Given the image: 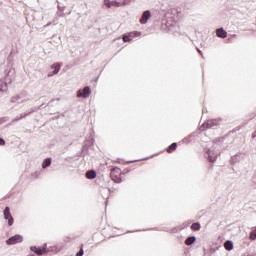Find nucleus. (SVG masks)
Masks as SVG:
<instances>
[{"label": "nucleus", "mask_w": 256, "mask_h": 256, "mask_svg": "<svg viewBox=\"0 0 256 256\" xmlns=\"http://www.w3.org/2000/svg\"><path fill=\"white\" fill-rule=\"evenodd\" d=\"M7 121H9L8 117H1L0 118V125H3V123H7Z\"/></svg>", "instance_id": "a878e982"}, {"label": "nucleus", "mask_w": 256, "mask_h": 256, "mask_svg": "<svg viewBox=\"0 0 256 256\" xmlns=\"http://www.w3.org/2000/svg\"><path fill=\"white\" fill-rule=\"evenodd\" d=\"M177 149V143H172L168 148H167V153H173Z\"/></svg>", "instance_id": "aec40b11"}, {"label": "nucleus", "mask_w": 256, "mask_h": 256, "mask_svg": "<svg viewBox=\"0 0 256 256\" xmlns=\"http://www.w3.org/2000/svg\"><path fill=\"white\" fill-rule=\"evenodd\" d=\"M86 177L88 179H95V177H97V172H95V170H89L86 172Z\"/></svg>", "instance_id": "dca6fc26"}, {"label": "nucleus", "mask_w": 256, "mask_h": 256, "mask_svg": "<svg viewBox=\"0 0 256 256\" xmlns=\"http://www.w3.org/2000/svg\"><path fill=\"white\" fill-rule=\"evenodd\" d=\"M51 165V158H46L42 163V168L47 169V167H50Z\"/></svg>", "instance_id": "a211bd4d"}, {"label": "nucleus", "mask_w": 256, "mask_h": 256, "mask_svg": "<svg viewBox=\"0 0 256 256\" xmlns=\"http://www.w3.org/2000/svg\"><path fill=\"white\" fill-rule=\"evenodd\" d=\"M15 80V68L11 66H7L4 70V83L9 85V83H13Z\"/></svg>", "instance_id": "f257e3e1"}, {"label": "nucleus", "mask_w": 256, "mask_h": 256, "mask_svg": "<svg viewBox=\"0 0 256 256\" xmlns=\"http://www.w3.org/2000/svg\"><path fill=\"white\" fill-rule=\"evenodd\" d=\"M1 145H5V139H3V138H0V146Z\"/></svg>", "instance_id": "c85d7f7f"}, {"label": "nucleus", "mask_w": 256, "mask_h": 256, "mask_svg": "<svg viewBox=\"0 0 256 256\" xmlns=\"http://www.w3.org/2000/svg\"><path fill=\"white\" fill-rule=\"evenodd\" d=\"M50 69H52L53 72L49 73L48 77H53V75H57V73H59V71H61V64H59V63L52 64L50 66Z\"/></svg>", "instance_id": "9b49d317"}, {"label": "nucleus", "mask_w": 256, "mask_h": 256, "mask_svg": "<svg viewBox=\"0 0 256 256\" xmlns=\"http://www.w3.org/2000/svg\"><path fill=\"white\" fill-rule=\"evenodd\" d=\"M26 101H29V95L25 92L11 99V103H16L17 105H21V103H26Z\"/></svg>", "instance_id": "39448f33"}, {"label": "nucleus", "mask_w": 256, "mask_h": 256, "mask_svg": "<svg viewBox=\"0 0 256 256\" xmlns=\"http://www.w3.org/2000/svg\"><path fill=\"white\" fill-rule=\"evenodd\" d=\"M205 157L210 161V163H215V161H217V157H219V151L215 150V148L206 149Z\"/></svg>", "instance_id": "7ed1b4c3"}, {"label": "nucleus", "mask_w": 256, "mask_h": 256, "mask_svg": "<svg viewBox=\"0 0 256 256\" xmlns=\"http://www.w3.org/2000/svg\"><path fill=\"white\" fill-rule=\"evenodd\" d=\"M5 91H7V83H5L3 80H0V95L5 93Z\"/></svg>", "instance_id": "f3484780"}, {"label": "nucleus", "mask_w": 256, "mask_h": 256, "mask_svg": "<svg viewBox=\"0 0 256 256\" xmlns=\"http://www.w3.org/2000/svg\"><path fill=\"white\" fill-rule=\"evenodd\" d=\"M198 53H200V55L202 54L201 50L197 49Z\"/></svg>", "instance_id": "72a5a7b5"}, {"label": "nucleus", "mask_w": 256, "mask_h": 256, "mask_svg": "<svg viewBox=\"0 0 256 256\" xmlns=\"http://www.w3.org/2000/svg\"><path fill=\"white\" fill-rule=\"evenodd\" d=\"M145 159H147V158H142V161H145Z\"/></svg>", "instance_id": "f704fd0d"}, {"label": "nucleus", "mask_w": 256, "mask_h": 256, "mask_svg": "<svg viewBox=\"0 0 256 256\" xmlns=\"http://www.w3.org/2000/svg\"><path fill=\"white\" fill-rule=\"evenodd\" d=\"M111 5L112 7H123V4L117 1H111Z\"/></svg>", "instance_id": "5701e85b"}, {"label": "nucleus", "mask_w": 256, "mask_h": 256, "mask_svg": "<svg viewBox=\"0 0 256 256\" xmlns=\"http://www.w3.org/2000/svg\"><path fill=\"white\" fill-rule=\"evenodd\" d=\"M104 5H105V7H107V9H111V7H112L110 0H104Z\"/></svg>", "instance_id": "393cba45"}, {"label": "nucleus", "mask_w": 256, "mask_h": 256, "mask_svg": "<svg viewBox=\"0 0 256 256\" xmlns=\"http://www.w3.org/2000/svg\"><path fill=\"white\" fill-rule=\"evenodd\" d=\"M192 231H199L201 229V224L199 222H194L191 225Z\"/></svg>", "instance_id": "6ab92c4d"}, {"label": "nucleus", "mask_w": 256, "mask_h": 256, "mask_svg": "<svg viewBox=\"0 0 256 256\" xmlns=\"http://www.w3.org/2000/svg\"><path fill=\"white\" fill-rule=\"evenodd\" d=\"M220 125H223V119L216 118L207 120V122L203 124V127H206V129H216V127H219Z\"/></svg>", "instance_id": "f03ea898"}, {"label": "nucleus", "mask_w": 256, "mask_h": 256, "mask_svg": "<svg viewBox=\"0 0 256 256\" xmlns=\"http://www.w3.org/2000/svg\"><path fill=\"white\" fill-rule=\"evenodd\" d=\"M33 109L26 111L24 113L19 114L18 116L20 117V119H25V117H27L28 115H31V113H33Z\"/></svg>", "instance_id": "412c9836"}, {"label": "nucleus", "mask_w": 256, "mask_h": 256, "mask_svg": "<svg viewBox=\"0 0 256 256\" xmlns=\"http://www.w3.org/2000/svg\"><path fill=\"white\" fill-rule=\"evenodd\" d=\"M137 161H139V160H131V161H128L127 163L129 164V163H137Z\"/></svg>", "instance_id": "c756f323"}, {"label": "nucleus", "mask_w": 256, "mask_h": 256, "mask_svg": "<svg viewBox=\"0 0 256 256\" xmlns=\"http://www.w3.org/2000/svg\"><path fill=\"white\" fill-rule=\"evenodd\" d=\"M90 96H91V88L89 86H86L83 89L78 90L77 97L79 99H89Z\"/></svg>", "instance_id": "0eeeda50"}, {"label": "nucleus", "mask_w": 256, "mask_h": 256, "mask_svg": "<svg viewBox=\"0 0 256 256\" xmlns=\"http://www.w3.org/2000/svg\"><path fill=\"white\" fill-rule=\"evenodd\" d=\"M151 19V11L145 10L140 18L141 25H147V22Z\"/></svg>", "instance_id": "9d476101"}, {"label": "nucleus", "mask_w": 256, "mask_h": 256, "mask_svg": "<svg viewBox=\"0 0 256 256\" xmlns=\"http://www.w3.org/2000/svg\"><path fill=\"white\" fill-rule=\"evenodd\" d=\"M83 254H84V251H83V248H81L79 252H77L76 256H83Z\"/></svg>", "instance_id": "cd10ccee"}, {"label": "nucleus", "mask_w": 256, "mask_h": 256, "mask_svg": "<svg viewBox=\"0 0 256 256\" xmlns=\"http://www.w3.org/2000/svg\"><path fill=\"white\" fill-rule=\"evenodd\" d=\"M135 37H141V32L133 31V32L126 33L122 36V40L124 43H131V41H133Z\"/></svg>", "instance_id": "423d86ee"}, {"label": "nucleus", "mask_w": 256, "mask_h": 256, "mask_svg": "<svg viewBox=\"0 0 256 256\" xmlns=\"http://www.w3.org/2000/svg\"><path fill=\"white\" fill-rule=\"evenodd\" d=\"M17 121H21V118H20L19 115H17V116L12 120L13 123H15V122H17Z\"/></svg>", "instance_id": "bb28decb"}, {"label": "nucleus", "mask_w": 256, "mask_h": 256, "mask_svg": "<svg viewBox=\"0 0 256 256\" xmlns=\"http://www.w3.org/2000/svg\"><path fill=\"white\" fill-rule=\"evenodd\" d=\"M30 251H33L36 255H45V253L53 251V247L48 248L47 244H44L43 247L32 246L30 247Z\"/></svg>", "instance_id": "20e7f679"}, {"label": "nucleus", "mask_w": 256, "mask_h": 256, "mask_svg": "<svg viewBox=\"0 0 256 256\" xmlns=\"http://www.w3.org/2000/svg\"><path fill=\"white\" fill-rule=\"evenodd\" d=\"M170 11H171V13H176L177 12V10H175V9H172Z\"/></svg>", "instance_id": "2f4dec72"}, {"label": "nucleus", "mask_w": 256, "mask_h": 256, "mask_svg": "<svg viewBox=\"0 0 256 256\" xmlns=\"http://www.w3.org/2000/svg\"><path fill=\"white\" fill-rule=\"evenodd\" d=\"M7 245H17V243H23V236L20 234H16L12 237H10L6 241Z\"/></svg>", "instance_id": "1a4fd4ad"}, {"label": "nucleus", "mask_w": 256, "mask_h": 256, "mask_svg": "<svg viewBox=\"0 0 256 256\" xmlns=\"http://www.w3.org/2000/svg\"><path fill=\"white\" fill-rule=\"evenodd\" d=\"M224 248L226 249V251H233V241L227 240L224 243Z\"/></svg>", "instance_id": "2eb2a0df"}, {"label": "nucleus", "mask_w": 256, "mask_h": 256, "mask_svg": "<svg viewBox=\"0 0 256 256\" xmlns=\"http://www.w3.org/2000/svg\"><path fill=\"white\" fill-rule=\"evenodd\" d=\"M245 155L244 154H236L231 157V162L233 165L236 163H241V161L244 159Z\"/></svg>", "instance_id": "f8f14e48"}, {"label": "nucleus", "mask_w": 256, "mask_h": 256, "mask_svg": "<svg viewBox=\"0 0 256 256\" xmlns=\"http://www.w3.org/2000/svg\"><path fill=\"white\" fill-rule=\"evenodd\" d=\"M167 28L169 31H172V32H175L178 29L176 24H169V23L167 24Z\"/></svg>", "instance_id": "4be33fe9"}, {"label": "nucleus", "mask_w": 256, "mask_h": 256, "mask_svg": "<svg viewBox=\"0 0 256 256\" xmlns=\"http://www.w3.org/2000/svg\"><path fill=\"white\" fill-rule=\"evenodd\" d=\"M252 137H253V139H255V137H256L255 133L252 134Z\"/></svg>", "instance_id": "473e14b6"}, {"label": "nucleus", "mask_w": 256, "mask_h": 256, "mask_svg": "<svg viewBox=\"0 0 256 256\" xmlns=\"http://www.w3.org/2000/svg\"><path fill=\"white\" fill-rule=\"evenodd\" d=\"M195 241H197V237H195V236H189V237L185 240V245H187V246L193 245V243H195Z\"/></svg>", "instance_id": "4468645a"}, {"label": "nucleus", "mask_w": 256, "mask_h": 256, "mask_svg": "<svg viewBox=\"0 0 256 256\" xmlns=\"http://www.w3.org/2000/svg\"><path fill=\"white\" fill-rule=\"evenodd\" d=\"M135 0H123L122 1V7H126V5H131Z\"/></svg>", "instance_id": "b1692460"}, {"label": "nucleus", "mask_w": 256, "mask_h": 256, "mask_svg": "<svg viewBox=\"0 0 256 256\" xmlns=\"http://www.w3.org/2000/svg\"><path fill=\"white\" fill-rule=\"evenodd\" d=\"M4 219L5 221H8V227H13L14 219L11 215V208L9 206H6L4 209Z\"/></svg>", "instance_id": "6e6552de"}, {"label": "nucleus", "mask_w": 256, "mask_h": 256, "mask_svg": "<svg viewBox=\"0 0 256 256\" xmlns=\"http://www.w3.org/2000/svg\"><path fill=\"white\" fill-rule=\"evenodd\" d=\"M216 37H219L220 39L227 38V31H225L223 28H218L216 30Z\"/></svg>", "instance_id": "ddd939ff"}, {"label": "nucleus", "mask_w": 256, "mask_h": 256, "mask_svg": "<svg viewBox=\"0 0 256 256\" xmlns=\"http://www.w3.org/2000/svg\"><path fill=\"white\" fill-rule=\"evenodd\" d=\"M116 183H121V178H117Z\"/></svg>", "instance_id": "7c9ffc66"}, {"label": "nucleus", "mask_w": 256, "mask_h": 256, "mask_svg": "<svg viewBox=\"0 0 256 256\" xmlns=\"http://www.w3.org/2000/svg\"><path fill=\"white\" fill-rule=\"evenodd\" d=\"M0 5H1V2H0Z\"/></svg>", "instance_id": "c9c22d12"}]
</instances>
